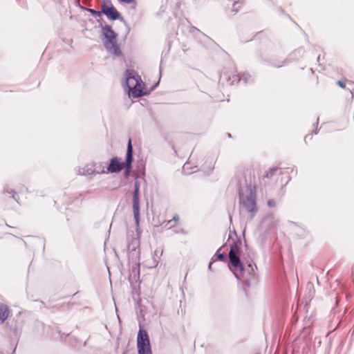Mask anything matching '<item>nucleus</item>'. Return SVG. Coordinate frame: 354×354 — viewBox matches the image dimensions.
<instances>
[{
	"mask_svg": "<svg viewBox=\"0 0 354 354\" xmlns=\"http://www.w3.org/2000/svg\"><path fill=\"white\" fill-rule=\"evenodd\" d=\"M222 77L228 82L230 85L238 83L241 80V77L238 73L237 69L234 66L227 68L222 73Z\"/></svg>",
	"mask_w": 354,
	"mask_h": 354,
	"instance_id": "obj_4",
	"label": "nucleus"
},
{
	"mask_svg": "<svg viewBox=\"0 0 354 354\" xmlns=\"http://www.w3.org/2000/svg\"><path fill=\"white\" fill-rule=\"evenodd\" d=\"M240 8V3L239 2H234L233 4V11L236 12Z\"/></svg>",
	"mask_w": 354,
	"mask_h": 354,
	"instance_id": "obj_20",
	"label": "nucleus"
},
{
	"mask_svg": "<svg viewBox=\"0 0 354 354\" xmlns=\"http://www.w3.org/2000/svg\"><path fill=\"white\" fill-rule=\"evenodd\" d=\"M10 313L8 306L0 303V321L3 323L8 319Z\"/></svg>",
	"mask_w": 354,
	"mask_h": 354,
	"instance_id": "obj_13",
	"label": "nucleus"
},
{
	"mask_svg": "<svg viewBox=\"0 0 354 354\" xmlns=\"http://www.w3.org/2000/svg\"><path fill=\"white\" fill-rule=\"evenodd\" d=\"M245 181L248 188L252 190H255L257 188L255 184V172L254 171H248L245 173Z\"/></svg>",
	"mask_w": 354,
	"mask_h": 354,
	"instance_id": "obj_11",
	"label": "nucleus"
},
{
	"mask_svg": "<svg viewBox=\"0 0 354 354\" xmlns=\"http://www.w3.org/2000/svg\"><path fill=\"white\" fill-rule=\"evenodd\" d=\"M276 205V203L274 201V200L273 199H270L268 201V205L270 207H274Z\"/></svg>",
	"mask_w": 354,
	"mask_h": 354,
	"instance_id": "obj_22",
	"label": "nucleus"
},
{
	"mask_svg": "<svg viewBox=\"0 0 354 354\" xmlns=\"http://www.w3.org/2000/svg\"><path fill=\"white\" fill-rule=\"evenodd\" d=\"M132 160H133V147L131 145V140L129 139V142H128L127 158H126L127 170H129L131 169Z\"/></svg>",
	"mask_w": 354,
	"mask_h": 354,
	"instance_id": "obj_12",
	"label": "nucleus"
},
{
	"mask_svg": "<svg viewBox=\"0 0 354 354\" xmlns=\"http://www.w3.org/2000/svg\"><path fill=\"white\" fill-rule=\"evenodd\" d=\"M313 138V134L307 135L304 138L306 143H307L308 142V140H312Z\"/></svg>",
	"mask_w": 354,
	"mask_h": 354,
	"instance_id": "obj_23",
	"label": "nucleus"
},
{
	"mask_svg": "<svg viewBox=\"0 0 354 354\" xmlns=\"http://www.w3.org/2000/svg\"><path fill=\"white\" fill-rule=\"evenodd\" d=\"M179 221H180L179 216L177 214H175L173 216L172 219L167 221L165 226L168 227L169 228H171V227L176 226L178 223Z\"/></svg>",
	"mask_w": 354,
	"mask_h": 354,
	"instance_id": "obj_15",
	"label": "nucleus"
},
{
	"mask_svg": "<svg viewBox=\"0 0 354 354\" xmlns=\"http://www.w3.org/2000/svg\"><path fill=\"white\" fill-rule=\"evenodd\" d=\"M216 259L220 261H223L225 259V256L222 253H219L218 251L217 252L216 254Z\"/></svg>",
	"mask_w": 354,
	"mask_h": 354,
	"instance_id": "obj_21",
	"label": "nucleus"
},
{
	"mask_svg": "<svg viewBox=\"0 0 354 354\" xmlns=\"http://www.w3.org/2000/svg\"><path fill=\"white\" fill-rule=\"evenodd\" d=\"M95 171H92L91 174H109L120 172L124 167V162H121L120 159L118 158V157H113L110 160L109 165L106 169H100L97 165H95Z\"/></svg>",
	"mask_w": 354,
	"mask_h": 354,
	"instance_id": "obj_2",
	"label": "nucleus"
},
{
	"mask_svg": "<svg viewBox=\"0 0 354 354\" xmlns=\"http://www.w3.org/2000/svg\"><path fill=\"white\" fill-rule=\"evenodd\" d=\"M346 80H339L337 82V84L339 86H340L341 88H346Z\"/></svg>",
	"mask_w": 354,
	"mask_h": 354,
	"instance_id": "obj_19",
	"label": "nucleus"
},
{
	"mask_svg": "<svg viewBox=\"0 0 354 354\" xmlns=\"http://www.w3.org/2000/svg\"><path fill=\"white\" fill-rule=\"evenodd\" d=\"M137 346L138 354H151L149 335L145 330L138 332Z\"/></svg>",
	"mask_w": 354,
	"mask_h": 354,
	"instance_id": "obj_3",
	"label": "nucleus"
},
{
	"mask_svg": "<svg viewBox=\"0 0 354 354\" xmlns=\"http://www.w3.org/2000/svg\"><path fill=\"white\" fill-rule=\"evenodd\" d=\"M140 77L139 75H130L126 81L127 86L129 88V91L135 87L136 84H138V81L140 80Z\"/></svg>",
	"mask_w": 354,
	"mask_h": 354,
	"instance_id": "obj_14",
	"label": "nucleus"
},
{
	"mask_svg": "<svg viewBox=\"0 0 354 354\" xmlns=\"http://www.w3.org/2000/svg\"><path fill=\"white\" fill-rule=\"evenodd\" d=\"M241 203L243 207L250 213H253V212L256 211V200L255 196L250 194L249 196L243 197L241 199Z\"/></svg>",
	"mask_w": 354,
	"mask_h": 354,
	"instance_id": "obj_7",
	"label": "nucleus"
},
{
	"mask_svg": "<svg viewBox=\"0 0 354 354\" xmlns=\"http://www.w3.org/2000/svg\"><path fill=\"white\" fill-rule=\"evenodd\" d=\"M163 254V249L162 248H156L154 251V254L159 259Z\"/></svg>",
	"mask_w": 354,
	"mask_h": 354,
	"instance_id": "obj_16",
	"label": "nucleus"
},
{
	"mask_svg": "<svg viewBox=\"0 0 354 354\" xmlns=\"http://www.w3.org/2000/svg\"><path fill=\"white\" fill-rule=\"evenodd\" d=\"M281 171L277 168H272L263 175L259 179L261 185L266 186L270 183L269 180L277 174H280Z\"/></svg>",
	"mask_w": 354,
	"mask_h": 354,
	"instance_id": "obj_10",
	"label": "nucleus"
},
{
	"mask_svg": "<svg viewBox=\"0 0 354 354\" xmlns=\"http://www.w3.org/2000/svg\"><path fill=\"white\" fill-rule=\"evenodd\" d=\"M134 187H135V189H134L133 194H136V196H139V188H140V185H139V183H138V181H136V182L135 183Z\"/></svg>",
	"mask_w": 354,
	"mask_h": 354,
	"instance_id": "obj_18",
	"label": "nucleus"
},
{
	"mask_svg": "<svg viewBox=\"0 0 354 354\" xmlns=\"http://www.w3.org/2000/svg\"><path fill=\"white\" fill-rule=\"evenodd\" d=\"M120 2L125 3H133L136 0H118Z\"/></svg>",
	"mask_w": 354,
	"mask_h": 354,
	"instance_id": "obj_24",
	"label": "nucleus"
},
{
	"mask_svg": "<svg viewBox=\"0 0 354 354\" xmlns=\"http://www.w3.org/2000/svg\"><path fill=\"white\" fill-rule=\"evenodd\" d=\"M229 259L234 268L243 269V266L240 261V248L237 245H234L231 247L229 252Z\"/></svg>",
	"mask_w": 354,
	"mask_h": 354,
	"instance_id": "obj_6",
	"label": "nucleus"
},
{
	"mask_svg": "<svg viewBox=\"0 0 354 354\" xmlns=\"http://www.w3.org/2000/svg\"><path fill=\"white\" fill-rule=\"evenodd\" d=\"M129 93L134 97H140L145 93V84L141 79L138 81V84H136V86L133 87Z\"/></svg>",
	"mask_w": 354,
	"mask_h": 354,
	"instance_id": "obj_9",
	"label": "nucleus"
},
{
	"mask_svg": "<svg viewBox=\"0 0 354 354\" xmlns=\"http://www.w3.org/2000/svg\"><path fill=\"white\" fill-rule=\"evenodd\" d=\"M102 33L105 37L104 45L106 49L115 56H120L122 52L117 43V35L110 26H105L102 28Z\"/></svg>",
	"mask_w": 354,
	"mask_h": 354,
	"instance_id": "obj_1",
	"label": "nucleus"
},
{
	"mask_svg": "<svg viewBox=\"0 0 354 354\" xmlns=\"http://www.w3.org/2000/svg\"><path fill=\"white\" fill-rule=\"evenodd\" d=\"M133 216L136 223V225H139L140 222V199L139 196H136V194H133Z\"/></svg>",
	"mask_w": 354,
	"mask_h": 354,
	"instance_id": "obj_8",
	"label": "nucleus"
},
{
	"mask_svg": "<svg viewBox=\"0 0 354 354\" xmlns=\"http://www.w3.org/2000/svg\"><path fill=\"white\" fill-rule=\"evenodd\" d=\"M102 12L111 20H116L120 17V14L110 1H103L102 4Z\"/></svg>",
	"mask_w": 354,
	"mask_h": 354,
	"instance_id": "obj_5",
	"label": "nucleus"
},
{
	"mask_svg": "<svg viewBox=\"0 0 354 354\" xmlns=\"http://www.w3.org/2000/svg\"><path fill=\"white\" fill-rule=\"evenodd\" d=\"M88 12L95 17H100L101 15V13H102V10L97 11L93 9H88Z\"/></svg>",
	"mask_w": 354,
	"mask_h": 354,
	"instance_id": "obj_17",
	"label": "nucleus"
}]
</instances>
